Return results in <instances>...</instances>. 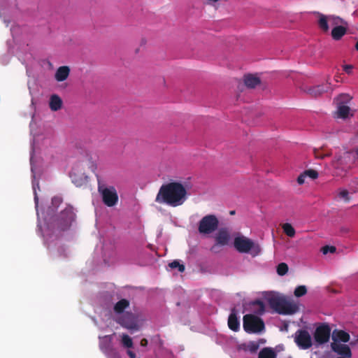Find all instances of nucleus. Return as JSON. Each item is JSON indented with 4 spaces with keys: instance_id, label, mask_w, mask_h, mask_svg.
Segmentation results:
<instances>
[{
    "instance_id": "1",
    "label": "nucleus",
    "mask_w": 358,
    "mask_h": 358,
    "mask_svg": "<svg viewBox=\"0 0 358 358\" xmlns=\"http://www.w3.org/2000/svg\"><path fill=\"white\" fill-rule=\"evenodd\" d=\"M187 189L179 182L162 185L156 196L155 201L172 207L181 206L187 200Z\"/></svg>"
},
{
    "instance_id": "2",
    "label": "nucleus",
    "mask_w": 358,
    "mask_h": 358,
    "mask_svg": "<svg viewBox=\"0 0 358 358\" xmlns=\"http://www.w3.org/2000/svg\"><path fill=\"white\" fill-rule=\"evenodd\" d=\"M358 159V148L355 150L344 152L342 155L336 156L332 162L335 174L339 176H345L355 162Z\"/></svg>"
},
{
    "instance_id": "3",
    "label": "nucleus",
    "mask_w": 358,
    "mask_h": 358,
    "mask_svg": "<svg viewBox=\"0 0 358 358\" xmlns=\"http://www.w3.org/2000/svg\"><path fill=\"white\" fill-rule=\"evenodd\" d=\"M97 178V189L100 194L103 203L108 207L115 206L118 202V194L114 186H106V185L99 178Z\"/></svg>"
},
{
    "instance_id": "4",
    "label": "nucleus",
    "mask_w": 358,
    "mask_h": 358,
    "mask_svg": "<svg viewBox=\"0 0 358 358\" xmlns=\"http://www.w3.org/2000/svg\"><path fill=\"white\" fill-rule=\"evenodd\" d=\"M234 245L236 250L241 253H248L252 250L254 255H257L261 250L258 244H255L253 241L244 236L236 237L234 241Z\"/></svg>"
},
{
    "instance_id": "5",
    "label": "nucleus",
    "mask_w": 358,
    "mask_h": 358,
    "mask_svg": "<svg viewBox=\"0 0 358 358\" xmlns=\"http://www.w3.org/2000/svg\"><path fill=\"white\" fill-rule=\"evenodd\" d=\"M264 328V322L260 317L252 314L243 316V329L247 333H259Z\"/></svg>"
},
{
    "instance_id": "6",
    "label": "nucleus",
    "mask_w": 358,
    "mask_h": 358,
    "mask_svg": "<svg viewBox=\"0 0 358 358\" xmlns=\"http://www.w3.org/2000/svg\"><path fill=\"white\" fill-rule=\"evenodd\" d=\"M219 220L215 215H207L202 217L198 224V231L201 234H210L216 231Z\"/></svg>"
},
{
    "instance_id": "7",
    "label": "nucleus",
    "mask_w": 358,
    "mask_h": 358,
    "mask_svg": "<svg viewBox=\"0 0 358 358\" xmlns=\"http://www.w3.org/2000/svg\"><path fill=\"white\" fill-rule=\"evenodd\" d=\"M74 213L71 207H67L62 210L59 216L55 220V226L60 231L68 229L74 219Z\"/></svg>"
},
{
    "instance_id": "8",
    "label": "nucleus",
    "mask_w": 358,
    "mask_h": 358,
    "mask_svg": "<svg viewBox=\"0 0 358 358\" xmlns=\"http://www.w3.org/2000/svg\"><path fill=\"white\" fill-rule=\"evenodd\" d=\"M294 342L302 350H308L313 345L312 338L305 329H299L294 334Z\"/></svg>"
},
{
    "instance_id": "9",
    "label": "nucleus",
    "mask_w": 358,
    "mask_h": 358,
    "mask_svg": "<svg viewBox=\"0 0 358 358\" xmlns=\"http://www.w3.org/2000/svg\"><path fill=\"white\" fill-rule=\"evenodd\" d=\"M319 17L318 26L324 32H327L329 29V23L332 26H340L343 22L342 18L333 15L326 16L322 13H317Z\"/></svg>"
},
{
    "instance_id": "10",
    "label": "nucleus",
    "mask_w": 358,
    "mask_h": 358,
    "mask_svg": "<svg viewBox=\"0 0 358 358\" xmlns=\"http://www.w3.org/2000/svg\"><path fill=\"white\" fill-rule=\"evenodd\" d=\"M331 329L329 326L327 324H322L316 328L313 337L317 344L322 345L329 341Z\"/></svg>"
},
{
    "instance_id": "11",
    "label": "nucleus",
    "mask_w": 358,
    "mask_h": 358,
    "mask_svg": "<svg viewBox=\"0 0 358 358\" xmlns=\"http://www.w3.org/2000/svg\"><path fill=\"white\" fill-rule=\"evenodd\" d=\"M352 97L347 94H341L338 97V116L341 118H346L348 117L350 108L346 106L347 103L351 100Z\"/></svg>"
},
{
    "instance_id": "12",
    "label": "nucleus",
    "mask_w": 358,
    "mask_h": 358,
    "mask_svg": "<svg viewBox=\"0 0 358 358\" xmlns=\"http://www.w3.org/2000/svg\"><path fill=\"white\" fill-rule=\"evenodd\" d=\"M331 348L333 352L337 355H341L340 357L351 358L352 352L350 347L346 344L341 343L332 342L331 343Z\"/></svg>"
},
{
    "instance_id": "13",
    "label": "nucleus",
    "mask_w": 358,
    "mask_h": 358,
    "mask_svg": "<svg viewBox=\"0 0 358 358\" xmlns=\"http://www.w3.org/2000/svg\"><path fill=\"white\" fill-rule=\"evenodd\" d=\"M113 335H107L101 338L99 348L107 356H109L114 352L113 346Z\"/></svg>"
},
{
    "instance_id": "14",
    "label": "nucleus",
    "mask_w": 358,
    "mask_h": 358,
    "mask_svg": "<svg viewBox=\"0 0 358 358\" xmlns=\"http://www.w3.org/2000/svg\"><path fill=\"white\" fill-rule=\"evenodd\" d=\"M299 310V306L296 303L285 299L279 314L292 315Z\"/></svg>"
},
{
    "instance_id": "15",
    "label": "nucleus",
    "mask_w": 358,
    "mask_h": 358,
    "mask_svg": "<svg viewBox=\"0 0 358 358\" xmlns=\"http://www.w3.org/2000/svg\"><path fill=\"white\" fill-rule=\"evenodd\" d=\"M329 90H331V84L326 83L309 88L308 93L313 97H317Z\"/></svg>"
},
{
    "instance_id": "16",
    "label": "nucleus",
    "mask_w": 358,
    "mask_h": 358,
    "mask_svg": "<svg viewBox=\"0 0 358 358\" xmlns=\"http://www.w3.org/2000/svg\"><path fill=\"white\" fill-rule=\"evenodd\" d=\"M350 334L343 330L335 329L333 331V333H332L333 342L347 343L350 341Z\"/></svg>"
},
{
    "instance_id": "17",
    "label": "nucleus",
    "mask_w": 358,
    "mask_h": 358,
    "mask_svg": "<svg viewBox=\"0 0 358 358\" xmlns=\"http://www.w3.org/2000/svg\"><path fill=\"white\" fill-rule=\"evenodd\" d=\"M215 238L217 245H226L229 241L230 235L226 229H221L216 234Z\"/></svg>"
},
{
    "instance_id": "18",
    "label": "nucleus",
    "mask_w": 358,
    "mask_h": 358,
    "mask_svg": "<svg viewBox=\"0 0 358 358\" xmlns=\"http://www.w3.org/2000/svg\"><path fill=\"white\" fill-rule=\"evenodd\" d=\"M228 326L229 328L234 331H238L240 329V322L236 315L235 309H232L228 318Z\"/></svg>"
},
{
    "instance_id": "19",
    "label": "nucleus",
    "mask_w": 358,
    "mask_h": 358,
    "mask_svg": "<svg viewBox=\"0 0 358 358\" xmlns=\"http://www.w3.org/2000/svg\"><path fill=\"white\" fill-rule=\"evenodd\" d=\"M70 73V69L67 66H62L56 71L55 78L58 82H62L67 79Z\"/></svg>"
},
{
    "instance_id": "20",
    "label": "nucleus",
    "mask_w": 358,
    "mask_h": 358,
    "mask_svg": "<svg viewBox=\"0 0 358 358\" xmlns=\"http://www.w3.org/2000/svg\"><path fill=\"white\" fill-rule=\"evenodd\" d=\"M285 299L278 296H273L268 299L270 307L276 313H279Z\"/></svg>"
},
{
    "instance_id": "21",
    "label": "nucleus",
    "mask_w": 358,
    "mask_h": 358,
    "mask_svg": "<svg viewBox=\"0 0 358 358\" xmlns=\"http://www.w3.org/2000/svg\"><path fill=\"white\" fill-rule=\"evenodd\" d=\"M63 101L57 94H52L50 97L49 107L52 111H57L62 107Z\"/></svg>"
},
{
    "instance_id": "22",
    "label": "nucleus",
    "mask_w": 358,
    "mask_h": 358,
    "mask_svg": "<svg viewBox=\"0 0 358 358\" xmlns=\"http://www.w3.org/2000/svg\"><path fill=\"white\" fill-rule=\"evenodd\" d=\"M81 165L87 167L93 173L95 172L97 168L96 160H94L93 157L90 155H87L84 157V159L81 161Z\"/></svg>"
},
{
    "instance_id": "23",
    "label": "nucleus",
    "mask_w": 358,
    "mask_h": 358,
    "mask_svg": "<svg viewBox=\"0 0 358 358\" xmlns=\"http://www.w3.org/2000/svg\"><path fill=\"white\" fill-rule=\"evenodd\" d=\"M260 83L259 78L252 74L246 75L244 77V83L248 88H255L259 85Z\"/></svg>"
},
{
    "instance_id": "24",
    "label": "nucleus",
    "mask_w": 358,
    "mask_h": 358,
    "mask_svg": "<svg viewBox=\"0 0 358 358\" xmlns=\"http://www.w3.org/2000/svg\"><path fill=\"white\" fill-rule=\"evenodd\" d=\"M347 33V28L343 26L334 27L331 30V37L335 41H339Z\"/></svg>"
},
{
    "instance_id": "25",
    "label": "nucleus",
    "mask_w": 358,
    "mask_h": 358,
    "mask_svg": "<svg viewBox=\"0 0 358 358\" xmlns=\"http://www.w3.org/2000/svg\"><path fill=\"white\" fill-rule=\"evenodd\" d=\"M129 306V301L127 299H122L117 301L114 306V311L116 313H122Z\"/></svg>"
},
{
    "instance_id": "26",
    "label": "nucleus",
    "mask_w": 358,
    "mask_h": 358,
    "mask_svg": "<svg viewBox=\"0 0 358 358\" xmlns=\"http://www.w3.org/2000/svg\"><path fill=\"white\" fill-rule=\"evenodd\" d=\"M258 358H276V354L271 348H264L258 355Z\"/></svg>"
},
{
    "instance_id": "27",
    "label": "nucleus",
    "mask_w": 358,
    "mask_h": 358,
    "mask_svg": "<svg viewBox=\"0 0 358 358\" xmlns=\"http://www.w3.org/2000/svg\"><path fill=\"white\" fill-rule=\"evenodd\" d=\"M253 311L258 315H262L265 311V306L260 300H256L252 303Z\"/></svg>"
},
{
    "instance_id": "28",
    "label": "nucleus",
    "mask_w": 358,
    "mask_h": 358,
    "mask_svg": "<svg viewBox=\"0 0 358 358\" xmlns=\"http://www.w3.org/2000/svg\"><path fill=\"white\" fill-rule=\"evenodd\" d=\"M284 233L289 237H294L295 235L294 228L289 223H285L282 225Z\"/></svg>"
},
{
    "instance_id": "29",
    "label": "nucleus",
    "mask_w": 358,
    "mask_h": 358,
    "mask_svg": "<svg viewBox=\"0 0 358 358\" xmlns=\"http://www.w3.org/2000/svg\"><path fill=\"white\" fill-rule=\"evenodd\" d=\"M122 344L124 347L131 348L133 347L132 339L127 334H122Z\"/></svg>"
},
{
    "instance_id": "30",
    "label": "nucleus",
    "mask_w": 358,
    "mask_h": 358,
    "mask_svg": "<svg viewBox=\"0 0 358 358\" xmlns=\"http://www.w3.org/2000/svg\"><path fill=\"white\" fill-rule=\"evenodd\" d=\"M288 266L286 263L282 262L277 266V273L279 275H284L288 272Z\"/></svg>"
},
{
    "instance_id": "31",
    "label": "nucleus",
    "mask_w": 358,
    "mask_h": 358,
    "mask_svg": "<svg viewBox=\"0 0 358 358\" xmlns=\"http://www.w3.org/2000/svg\"><path fill=\"white\" fill-rule=\"evenodd\" d=\"M307 293V288L305 285H299L296 287L294 294L296 297L304 296Z\"/></svg>"
},
{
    "instance_id": "32",
    "label": "nucleus",
    "mask_w": 358,
    "mask_h": 358,
    "mask_svg": "<svg viewBox=\"0 0 358 358\" xmlns=\"http://www.w3.org/2000/svg\"><path fill=\"white\" fill-rule=\"evenodd\" d=\"M169 266L171 268H178V270L181 273L184 272L185 269V266L180 264L178 260H174L172 262L169 263Z\"/></svg>"
},
{
    "instance_id": "33",
    "label": "nucleus",
    "mask_w": 358,
    "mask_h": 358,
    "mask_svg": "<svg viewBox=\"0 0 358 358\" xmlns=\"http://www.w3.org/2000/svg\"><path fill=\"white\" fill-rule=\"evenodd\" d=\"M118 322L124 327L128 329H138L137 324L135 323H129L124 320L120 318Z\"/></svg>"
},
{
    "instance_id": "34",
    "label": "nucleus",
    "mask_w": 358,
    "mask_h": 358,
    "mask_svg": "<svg viewBox=\"0 0 358 358\" xmlns=\"http://www.w3.org/2000/svg\"><path fill=\"white\" fill-rule=\"evenodd\" d=\"M259 348V345L258 343L255 341H251L248 343L247 349L249 350L251 353H255L257 351V350Z\"/></svg>"
},
{
    "instance_id": "35",
    "label": "nucleus",
    "mask_w": 358,
    "mask_h": 358,
    "mask_svg": "<svg viewBox=\"0 0 358 358\" xmlns=\"http://www.w3.org/2000/svg\"><path fill=\"white\" fill-rule=\"evenodd\" d=\"M306 177L308 176L312 179H316L318 177V173L313 169H308L303 171Z\"/></svg>"
},
{
    "instance_id": "36",
    "label": "nucleus",
    "mask_w": 358,
    "mask_h": 358,
    "mask_svg": "<svg viewBox=\"0 0 358 358\" xmlns=\"http://www.w3.org/2000/svg\"><path fill=\"white\" fill-rule=\"evenodd\" d=\"M336 250L334 246L326 245L322 248V252L324 255H327L329 252L334 253L336 252Z\"/></svg>"
},
{
    "instance_id": "37",
    "label": "nucleus",
    "mask_w": 358,
    "mask_h": 358,
    "mask_svg": "<svg viewBox=\"0 0 358 358\" xmlns=\"http://www.w3.org/2000/svg\"><path fill=\"white\" fill-rule=\"evenodd\" d=\"M314 155L315 157L317 159H324L325 157L329 155L328 153H323L322 150L319 149L314 150Z\"/></svg>"
},
{
    "instance_id": "38",
    "label": "nucleus",
    "mask_w": 358,
    "mask_h": 358,
    "mask_svg": "<svg viewBox=\"0 0 358 358\" xmlns=\"http://www.w3.org/2000/svg\"><path fill=\"white\" fill-rule=\"evenodd\" d=\"M62 202V199L59 196H55L52 199V205L57 208Z\"/></svg>"
},
{
    "instance_id": "39",
    "label": "nucleus",
    "mask_w": 358,
    "mask_h": 358,
    "mask_svg": "<svg viewBox=\"0 0 358 358\" xmlns=\"http://www.w3.org/2000/svg\"><path fill=\"white\" fill-rule=\"evenodd\" d=\"M350 188L354 192H358V178L354 179L350 184Z\"/></svg>"
},
{
    "instance_id": "40",
    "label": "nucleus",
    "mask_w": 358,
    "mask_h": 358,
    "mask_svg": "<svg viewBox=\"0 0 358 358\" xmlns=\"http://www.w3.org/2000/svg\"><path fill=\"white\" fill-rule=\"evenodd\" d=\"M339 196L344 199L346 201H349L348 191L346 189L342 190L339 193Z\"/></svg>"
},
{
    "instance_id": "41",
    "label": "nucleus",
    "mask_w": 358,
    "mask_h": 358,
    "mask_svg": "<svg viewBox=\"0 0 358 358\" xmlns=\"http://www.w3.org/2000/svg\"><path fill=\"white\" fill-rule=\"evenodd\" d=\"M306 176L304 174V173L303 172L302 173H301L298 178H297V182L299 184V185H302L305 182V178H306Z\"/></svg>"
},
{
    "instance_id": "42",
    "label": "nucleus",
    "mask_w": 358,
    "mask_h": 358,
    "mask_svg": "<svg viewBox=\"0 0 358 358\" xmlns=\"http://www.w3.org/2000/svg\"><path fill=\"white\" fill-rule=\"evenodd\" d=\"M343 68L346 73L350 74L352 73L353 66L352 65L347 64V65H344Z\"/></svg>"
},
{
    "instance_id": "43",
    "label": "nucleus",
    "mask_w": 358,
    "mask_h": 358,
    "mask_svg": "<svg viewBox=\"0 0 358 358\" xmlns=\"http://www.w3.org/2000/svg\"><path fill=\"white\" fill-rule=\"evenodd\" d=\"M141 345L143 346V347H145L148 345V341L146 338H143L141 341Z\"/></svg>"
},
{
    "instance_id": "44",
    "label": "nucleus",
    "mask_w": 358,
    "mask_h": 358,
    "mask_svg": "<svg viewBox=\"0 0 358 358\" xmlns=\"http://www.w3.org/2000/svg\"><path fill=\"white\" fill-rule=\"evenodd\" d=\"M127 355L130 358H136V354L131 350H127Z\"/></svg>"
},
{
    "instance_id": "45",
    "label": "nucleus",
    "mask_w": 358,
    "mask_h": 358,
    "mask_svg": "<svg viewBox=\"0 0 358 358\" xmlns=\"http://www.w3.org/2000/svg\"><path fill=\"white\" fill-rule=\"evenodd\" d=\"M73 182L75 183V185L77 186V187H79V186H81L82 185V182H80V181H77V180H75L74 179H73Z\"/></svg>"
},
{
    "instance_id": "46",
    "label": "nucleus",
    "mask_w": 358,
    "mask_h": 358,
    "mask_svg": "<svg viewBox=\"0 0 358 358\" xmlns=\"http://www.w3.org/2000/svg\"><path fill=\"white\" fill-rule=\"evenodd\" d=\"M355 47L356 50L358 51V39H357V41Z\"/></svg>"
},
{
    "instance_id": "47",
    "label": "nucleus",
    "mask_w": 358,
    "mask_h": 358,
    "mask_svg": "<svg viewBox=\"0 0 358 358\" xmlns=\"http://www.w3.org/2000/svg\"><path fill=\"white\" fill-rule=\"evenodd\" d=\"M230 214H231V215H234V214H235V211H234V210H231V211H230Z\"/></svg>"
},
{
    "instance_id": "48",
    "label": "nucleus",
    "mask_w": 358,
    "mask_h": 358,
    "mask_svg": "<svg viewBox=\"0 0 358 358\" xmlns=\"http://www.w3.org/2000/svg\"><path fill=\"white\" fill-rule=\"evenodd\" d=\"M34 199H35V201H36V202H37V201H38V198H37L36 194H35V198H34Z\"/></svg>"
},
{
    "instance_id": "49",
    "label": "nucleus",
    "mask_w": 358,
    "mask_h": 358,
    "mask_svg": "<svg viewBox=\"0 0 358 358\" xmlns=\"http://www.w3.org/2000/svg\"><path fill=\"white\" fill-rule=\"evenodd\" d=\"M115 358H120L117 355H115Z\"/></svg>"
},
{
    "instance_id": "50",
    "label": "nucleus",
    "mask_w": 358,
    "mask_h": 358,
    "mask_svg": "<svg viewBox=\"0 0 358 358\" xmlns=\"http://www.w3.org/2000/svg\"><path fill=\"white\" fill-rule=\"evenodd\" d=\"M289 358H292V357H289Z\"/></svg>"
}]
</instances>
